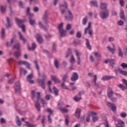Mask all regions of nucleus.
Returning <instances> with one entry per match:
<instances>
[{
    "label": "nucleus",
    "mask_w": 127,
    "mask_h": 127,
    "mask_svg": "<svg viewBox=\"0 0 127 127\" xmlns=\"http://www.w3.org/2000/svg\"><path fill=\"white\" fill-rule=\"evenodd\" d=\"M34 63H35V66H36V69H37V71H38V74H39V75H41V73H40V72H39V70H40L39 65H38V63H37V61H34Z\"/></svg>",
    "instance_id": "38"
},
{
    "label": "nucleus",
    "mask_w": 127,
    "mask_h": 127,
    "mask_svg": "<svg viewBox=\"0 0 127 127\" xmlns=\"http://www.w3.org/2000/svg\"><path fill=\"white\" fill-rule=\"evenodd\" d=\"M0 10L2 13H4V12H5V7L2 5H1L0 6Z\"/></svg>",
    "instance_id": "54"
},
{
    "label": "nucleus",
    "mask_w": 127,
    "mask_h": 127,
    "mask_svg": "<svg viewBox=\"0 0 127 127\" xmlns=\"http://www.w3.org/2000/svg\"><path fill=\"white\" fill-rule=\"evenodd\" d=\"M109 63L111 67H112V68H114V65L116 64V60L112 59V60H109Z\"/></svg>",
    "instance_id": "39"
},
{
    "label": "nucleus",
    "mask_w": 127,
    "mask_h": 127,
    "mask_svg": "<svg viewBox=\"0 0 127 127\" xmlns=\"http://www.w3.org/2000/svg\"><path fill=\"white\" fill-rule=\"evenodd\" d=\"M52 84L51 80H49L48 81V85L49 86V90L51 93H53L52 90L51 89V87H50V85Z\"/></svg>",
    "instance_id": "51"
},
{
    "label": "nucleus",
    "mask_w": 127,
    "mask_h": 127,
    "mask_svg": "<svg viewBox=\"0 0 127 127\" xmlns=\"http://www.w3.org/2000/svg\"><path fill=\"white\" fill-rule=\"evenodd\" d=\"M64 18L65 20L69 21L73 20L74 18V16L73 15V13H72V12H71V10H67L64 16Z\"/></svg>",
    "instance_id": "4"
},
{
    "label": "nucleus",
    "mask_w": 127,
    "mask_h": 127,
    "mask_svg": "<svg viewBox=\"0 0 127 127\" xmlns=\"http://www.w3.org/2000/svg\"><path fill=\"white\" fill-rule=\"evenodd\" d=\"M53 91L55 93V96H58V95H59L58 94V92H59V90H58V89H57V88H56V87H55V86L53 87Z\"/></svg>",
    "instance_id": "43"
},
{
    "label": "nucleus",
    "mask_w": 127,
    "mask_h": 127,
    "mask_svg": "<svg viewBox=\"0 0 127 127\" xmlns=\"http://www.w3.org/2000/svg\"><path fill=\"white\" fill-rule=\"evenodd\" d=\"M69 116H65V123L66 126H68L69 125Z\"/></svg>",
    "instance_id": "48"
},
{
    "label": "nucleus",
    "mask_w": 127,
    "mask_h": 127,
    "mask_svg": "<svg viewBox=\"0 0 127 127\" xmlns=\"http://www.w3.org/2000/svg\"><path fill=\"white\" fill-rule=\"evenodd\" d=\"M107 105L109 108H110L111 111H113V113H115L117 111V106L116 104H112L111 102H107Z\"/></svg>",
    "instance_id": "11"
},
{
    "label": "nucleus",
    "mask_w": 127,
    "mask_h": 127,
    "mask_svg": "<svg viewBox=\"0 0 127 127\" xmlns=\"http://www.w3.org/2000/svg\"><path fill=\"white\" fill-rule=\"evenodd\" d=\"M112 78H113V76H112L105 75L102 77L101 80L103 81H107L108 80H110V79H112Z\"/></svg>",
    "instance_id": "31"
},
{
    "label": "nucleus",
    "mask_w": 127,
    "mask_h": 127,
    "mask_svg": "<svg viewBox=\"0 0 127 127\" xmlns=\"http://www.w3.org/2000/svg\"><path fill=\"white\" fill-rule=\"evenodd\" d=\"M36 39L39 44H42V42H43V38H42V37H41L40 34H37Z\"/></svg>",
    "instance_id": "18"
},
{
    "label": "nucleus",
    "mask_w": 127,
    "mask_h": 127,
    "mask_svg": "<svg viewBox=\"0 0 127 127\" xmlns=\"http://www.w3.org/2000/svg\"><path fill=\"white\" fill-rule=\"evenodd\" d=\"M41 101L42 102V104L43 105V108H44L45 106L47 105V102H46V101L43 98H41Z\"/></svg>",
    "instance_id": "46"
},
{
    "label": "nucleus",
    "mask_w": 127,
    "mask_h": 127,
    "mask_svg": "<svg viewBox=\"0 0 127 127\" xmlns=\"http://www.w3.org/2000/svg\"><path fill=\"white\" fill-rule=\"evenodd\" d=\"M118 24L119 26H122V25H124V21L120 20L118 22Z\"/></svg>",
    "instance_id": "60"
},
{
    "label": "nucleus",
    "mask_w": 127,
    "mask_h": 127,
    "mask_svg": "<svg viewBox=\"0 0 127 127\" xmlns=\"http://www.w3.org/2000/svg\"><path fill=\"white\" fill-rule=\"evenodd\" d=\"M6 21L7 24L6 25V28L8 29L11 27V24L10 23V19H9V17H6Z\"/></svg>",
    "instance_id": "23"
},
{
    "label": "nucleus",
    "mask_w": 127,
    "mask_h": 127,
    "mask_svg": "<svg viewBox=\"0 0 127 127\" xmlns=\"http://www.w3.org/2000/svg\"><path fill=\"white\" fill-rule=\"evenodd\" d=\"M110 12L108 9H106L105 11H101L100 13V16L102 19H106L109 17Z\"/></svg>",
    "instance_id": "5"
},
{
    "label": "nucleus",
    "mask_w": 127,
    "mask_h": 127,
    "mask_svg": "<svg viewBox=\"0 0 127 127\" xmlns=\"http://www.w3.org/2000/svg\"><path fill=\"white\" fill-rule=\"evenodd\" d=\"M20 48V44L19 43V42L17 41L16 43L14 44V46L13 47V49H16L18 51Z\"/></svg>",
    "instance_id": "24"
},
{
    "label": "nucleus",
    "mask_w": 127,
    "mask_h": 127,
    "mask_svg": "<svg viewBox=\"0 0 127 127\" xmlns=\"http://www.w3.org/2000/svg\"><path fill=\"white\" fill-rule=\"evenodd\" d=\"M54 64H55V67L57 69H58V68H59V62H58V61L57 60H55L54 62Z\"/></svg>",
    "instance_id": "49"
},
{
    "label": "nucleus",
    "mask_w": 127,
    "mask_h": 127,
    "mask_svg": "<svg viewBox=\"0 0 127 127\" xmlns=\"http://www.w3.org/2000/svg\"><path fill=\"white\" fill-rule=\"evenodd\" d=\"M94 56H95V57H96V58H97L98 60H101V54H100L99 53L95 52L94 53Z\"/></svg>",
    "instance_id": "42"
},
{
    "label": "nucleus",
    "mask_w": 127,
    "mask_h": 127,
    "mask_svg": "<svg viewBox=\"0 0 127 127\" xmlns=\"http://www.w3.org/2000/svg\"><path fill=\"white\" fill-rule=\"evenodd\" d=\"M31 94L32 99L36 98L37 101L35 102V107L38 112H40L41 108V106H40V103H39V100L41 98V95H40V92H35V90H33L32 91Z\"/></svg>",
    "instance_id": "1"
},
{
    "label": "nucleus",
    "mask_w": 127,
    "mask_h": 127,
    "mask_svg": "<svg viewBox=\"0 0 127 127\" xmlns=\"http://www.w3.org/2000/svg\"><path fill=\"white\" fill-rule=\"evenodd\" d=\"M19 6L21 8H24V4L22 2V1H19Z\"/></svg>",
    "instance_id": "52"
},
{
    "label": "nucleus",
    "mask_w": 127,
    "mask_h": 127,
    "mask_svg": "<svg viewBox=\"0 0 127 127\" xmlns=\"http://www.w3.org/2000/svg\"><path fill=\"white\" fill-rule=\"evenodd\" d=\"M120 15V18L123 20H126V16H125V11H124V9H121Z\"/></svg>",
    "instance_id": "21"
},
{
    "label": "nucleus",
    "mask_w": 127,
    "mask_h": 127,
    "mask_svg": "<svg viewBox=\"0 0 127 127\" xmlns=\"http://www.w3.org/2000/svg\"><path fill=\"white\" fill-rule=\"evenodd\" d=\"M122 82L125 85L126 89H127V80L125 79H123Z\"/></svg>",
    "instance_id": "62"
},
{
    "label": "nucleus",
    "mask_w": 127,
    "mask_h": 127,
    "mask_svg": "<svg viewBox=\"0 0 127 127\" xmlns=\"http://www.w3.org/2000/svg\"><path fill=\"white\" fill-rule=\"evenodd\" d=\"M118 54L119 57H123V56H124V53H123V51H122V48L120 46H118Z\"/></svg>",
    "instance_id": "25"
},
{
    "label": "nucleus",
    "mask_w": 127,
    "mask_h": 127,
    "mask_svg": "<svg viewBox=\"0 0 127 127\" xmlns=\"http://www.w3.org/2000/svg\"><path fill=\"white\" fill-rule=\"evenodd\" d=\"M72 52L71 51V49H68V50H67V52L66 53V54L65 55V57L66 58H68V57H69V56H72Z\"/></svg>",
    "instance_id": "37"
},
{
    "label": "nucleus",
    "mask_w": 127,
    "mask_h": 127,
    "mask_svg": "<svg viewBox=\"0 0 127 127\" xmlns=\"http://www.w3.org/2000/svg\"><path fill=\"white\" fill-rule=\"evenodd\" d=\"M63 24V23H61L59 25L58 29L59 33H60V38L64 37V36H66V30H64Z\"/></svg>",
    "instance_id": "3"
},
{
    "label": "nucleus",
    "mask_w": 127,
    "mask_h": 127,
    "mask_svg": "<svg viewBox=\"0 0 127 127\" xmlns=\"http://www.w3.org/2000/svg\"><path fill=\"white\" fill-rule=\"evenodd\" d=\"M75 52L78 60L77 62V64L80 65L81 64V53H79L77 50H75Z\"/></svg>",
    "instance_id": "15"
},
{
    "label": "nucleus",
    "mask_w": 127,
    "mask_h": 127,
    "mask_svg": "<svg viewBox=\"0 0 127 127\" xmlns=\"http://www.w3.org/2000/svg\"><path fill=\"white\" fill-rule=\"evenodd\" d=\"M27 73V71L23 68H20V75L21 76V75L23 74V75H26Z\"/></svg>",
    "instance_id": "29"
},
{
    "label": "nucleus",
    "mask_w": 127,
    "mask_h": 127,
    "mask_svg": "<svg viewBox=\"0 0 127 127\" xmlns=\"http://www.w3.org/2000/svg\"><path fill=\"white\" fill-rule=\"evenodd\" d=\"M61 87H62V89H68V87H67V86L65 85V82H63V83L61 84Z\"/></svg>",
    "instance_id": "56"
},
{
    "label": "nucleus",
    "mask_w": 127,
    "mask_h": 127,
    "mask_svg": "<svg viewBox=\"0 0 127 127\" xmlns=\"http://www.w3.org/2000/svg\"><path fill=\"white\" fill-rule=\"evenodd\" d=\"M13 81H14V78H10L8 80L9 84H13Z\"/></svg>",
    "instance_id": "63"
},
{
    "label": "nucleus",
    "mask_w": 127,
    "mask_h": 127,
    "mask_svg": "<svg viewBox=\"0 0 127 127\" xmlns=\"http://www.w3.org/2000/svg\"><path fill=\"white\" fill-rule=\"evenodd\" d=\"M90 3L93 6H94L95 7H99V5H98V2H97V1L91 0L90 1Z\"/></svg>",
    "instance_id": "34"
},
{
    "label": "nucleus",
    "mask_w": 127,
    "mask_h": 127,
    "mask_svg": "<svg viewBox=\"0 0 127 127\" xmlns=\"http://www.w3.org/2000/svg\"><path fill=\"white\" fill-rule=\"evenodd\" d=\"M86 121L87 123H90L91 121V114H88L86 118Z\"/></svg>",
    "instance_id": "50"
},
{
    "label": "nucleus",
    "mask_w": 127,
    "mask_h": 127,
    "mask_svg": "<svg viewBox=\"0 0 127 127\" xmlns=\"http://www.w3.org/2000/svg\"><path fill=\"white\" fill-rule=\"evenodd\" d=\"M15 21L16 22L18 27L22 29L23 32H25V25L22 24L24 22V20L15 17Z\"/></svg>",
    "instance_id": "2"
},
{
    "label": "nucleus",
    "mask_w": 127,
    "mask_h": 127,
    "mask_svg": "<svg viewBox=\"0 0 127 127\" xmlns=\"http://www.w3.org/2000/svg\"><path fill=\"white\" fill-rule=\"evenodd\" d=\"M25 123L26 124V126L27 127H36V125H32V124L29 123V122H28L27 121H25Z\"/></svg>",
    "instance_id": "41"
},
{
    "label": "nucleus",
    "mask_w": 127,
    "mask_h": 127,
    "mask_svg": "<svg viewBox=\"0 0 127 127\" xmlns=\"http://www.w3.org/2000/svg\"><path fill=\"white\" fill-rule=\"evenodd\" d=\"M86 40V45L89 50H92V48L91 45H90V41L88 39H85Z\"/></svg>",
    "instance_id": "30"
},
{
    "label": "nucleus",
    "mask_w": 127,
    "mask_h": 127,
    "mask_svg": "<svg viewBox=\"0 0 127 127\" xmlns=\"http://www.w3.org/2000/svg\"><path fill=\"white\" fill-rule=\"evenodd\" d=\"M32 78H33V74L32 73L29 74L27 77V81L30 84H34V80H32Z\"/></svg>",
    "instance_id": "14"
},
{
    "label": "nucleus",
    "mask_w": 127,
    "mask_h": 127,
    "mask_svg": "<svg viewBox=\"0 0 127 127\" xmlns=\"http://www.w3.org/2000/svg\"><path fill=\"white\" fill-rule=\"evenodd\" d=\"M107 49L109 50L110 52H111L112 54H114V52L116 51V49L115 48H112L110 46L107 47Z\"/></svg>",
    "instance_id": "44"
},
{
    "label": "nucleus",
    "mask_w": 127,
    "mask_h": 127,
    "mask_svg": "<svg viewBox=\"0 0 127 127\" xmlns=\"http://www.w3.org/2000/svg\"><path fill=\"white\" fill-rule=\"evenodd\" d=\"M75 116L77 119H79L80 118V116H81V109H76L75 113Z\"/></svg>",
    "instance_id": "20"
},
{
    "label": "nucleus",
    "mask_w": 127,
    "mask_h": 127,
    "mask_svg": "<svg viewBox=\"0 0 127 127\" xmlns=\"http://www.w3.org/2000/svg\"><path fill=\"white\" fill-rule=\"evenodd\" d=\"M14 90L15 93H19L20 92V81H18L15 83Z\"/></svg>",
    "instance_id": "12"
},
{
    "label": "nucleus",
    "mask_w": 127,
    "mask_h": 127,
    "mask_svg": "<svg viewBox=\"0 0 127 127\" xmlns=\"http://www.w3.org/2000/svg\"><path fill=\"white\" fill-rule=\"evenodd\" d=\"M79 78V75L77 72H73L72 75L70 78V80L72 81H77V80Z\"/></svg>",
    "instance_id": "16"
},
{
    "label": "nucleus",
    "mask_w": 127,
    "mask_h": 127,
    "mask_svg": "<svg viewBox=\"0 0 127 127\" xmlns=\"http://www.w3.org/2000/svg\"><path fill=\"white\" fill-rule=\"evenodd\" d=\"M23 65H24L25 66H26L27 68L28 69H30V64H29V63L26 61H23Z\"/></svg>",
    "instance_id": "40"
},
{
    "label": "nucleus",
    "mask_w": 127,
    "mask_h": 127,
    "mask_svg": "<svg viewBox=\"0 0 127 127\" xmlns=\"http://www.w3.org/2000/svg\"><path fill=\"white\" fill-rule=\"evenodd\" d=\"M113 95H114V91H113V89L112 87L108 86L107 90V96L108 98H112V97H113Z\"/></svg>",
    "instance_id": "13"
},
{
    "label": "nucleus",
    "mask_w": 127,
    "mask_h": 127,
    "mask_svg": "<svg viewBox=\"0 0 127 127\" xmlns=\"http://www.w3.org/2000/svg\"><path fill=\"white\" fill-rule=\"evenodd\" d=\"M29 22L31 25H34V24H35V20L32 18V17H29Z\"/></svg>",
    "instance_id": "35"
},
{
    "label": "nucleus",
    "mask_w": 127,
    "mask_h": 127,
    "mask_svg": "<svg viewBox=\"0 0 127 127\" xmlns=\"http://www.w3.org/2000/svg\"><path fill=\"white\" fill-rule=\"evenodd\" d=\"M90 29H91V22L88 23L87 27L85 29L84 34H87V31H89L88 33L90 37H92V36L93 35V30Z\"/></svg>",
    "instance_id": "8"
},
{
    "label": "nucleus",
    "mask_w": 127,
    "mask_h": 127,
    "mask_svg": "<svg viewBox=\"0 0 127 127\" xmlns=\"http://www.w3.org/2000/svg\"><path fill=\"white\" fill-rule=\"evenodd\" d=\"M19 35V39L20 40H22V41L23 42L24 44H25L26 42H27V40L26 39L24 38L23 37V36H22V34H21V33L20 32H18Z\"/></svg>",
    "instance_id": "22"
},
{
    "label": "nucleus",
    "mask_w": 127,
    "mask_h": 127,
    "mask_svg": "<svg viewBox=\"0 0 127 127\" xmlns=\"http://www.w3.org/2000/svg\"><path fill=\"white\" fill-rule=\"evenodd\" d=\"M120 116L121 117H122V118H126V117H127V113L125 112H122V113H121Z\"/></svg>",
    "instance_id": "61"
},
{
    "label": "nucleus",
    "mask_w": 127,
    "mask_h": 127,
    "mask_svg": "<svg viewBox=\"0 0 127 127\" xmlns=\"http://www.w3.org/2000/svg\"><path fill=\"white\" fill-rule=\"evenodd\" d=\"M37 82L40 87H42L43 89H45V78L42 79H38Z\"/></svg>",
    "instance_id": "10"
},
{
    "label": "nucleus",
    "mask_w": 127,
    "mask_h": 127,
    "mask_svg": "<svg viewBox=\"0 0 127 127\" xmlns=\"http://www.w3.org/2000/svg\"><path fill=\"white\" fill-rule=\"evenodd\" d=\"M60 110L63 112V113H68V110L66 108H63L62 107H60Z\"/></svg>",
    "instance_id": "53"
},
{
    "label": "nucleus",
    "mask_w": 127,
    "mask_h": 127,
    "mask_svg": "<svg viewBox=\"0 0 127 127\" xmlns=\"http://www.w3.org/2000/svg\"><path fill=\"white\" fill-rule=\"evenodd\" d=\"M70 62L71 63V64H73V63H75V58H74L73 56H71Z\"/></svg>",
    "instance_id": "59"
},
{
    "label": "nucleus",
    "mask_w": 127,
    "mask_h": 127,
    "mask_svg": "<svg viewBox=\"0 0 127 127\" xmlns=\"http://www.w3.org/2000/svg\"><path fill=\"white\" fill-rule=\"evenodd\" d=\"M114 70L116 75H118L119 73L118 72H119V73L122 74V75H123L124 76H127V71L122 70L119 67H115Z\"/></svg>",
    "instance_id": "6"
},
{
    "label": "nucleus",
    "mask_w": 127,
    "mask_h": 127,
    "mask_svg": "<svg viewBox=\"0 0 127 127\" xmlns=\"http://www.w3.org/2000/svg\"><path fill=\"white\" fill-rule=\"evenodd\" d=\"M98 120H99V118L98 117L92 116L93 123H96V122L98 121Z\"/></svg>",
    "instance_id": "55"
},
{
    "label": "nucleus",
    "mask_w": 127,
    "mask_h": 127,
    "mask_svg": "<svg viewBox=\"0 0 127 127\" xmlns=\"http://www.w3.org/2000/svg\"><path fill=\"white\" fill-rule=\"evenodd\" d=\"M93 82L94 84V86L96 87V88H99L100 84L98 83H97V75H95L94 76Z\"/></svg>",
    "instance_id": "26"
},
{
    "label": "nucleus",
    "mask_w": 127,
    "mask_h": 127,
    "mask_svg": "<svg viewBox=\"0 0 127 127\" xmlns=\"http://www.w3.org/2000/svg\"><path fill=\"white\" fill-rule=\"evenodd\" d=\"M42 19L44 20L45 24H47V22H48V13H47V11H45Z\"/></svg>",
    "instance_id": "17"
},
{
    "label": "nucleus",
    "mask_w": 127,
    "mask_h": 127,
    "mask_svg": "<svg viewBox=\"0 0 127 127\" xmlns=\"http://www.w3.org/2000/svg\"><path fill=\"white\" fill-rule=\"evenodd\" d=\"M47 112L50 113V114L48 116V123L49 124H51V123H52V120L51 119V115L53 114V111H52V110H51V109L50 108H48L47 109Z\"/></svg>",
    "instance_id": "9"
},
{
    "label": "nucleus",
    "mask_w": 127,
    "mask_h": 127,
    "mask_svg": "<svg viewBox=\"0 0 127 127\" xmlns=\"http://www.w3.org/2000/svg\"><path fill=\"white\" fill-rule=\"evenodd\" d=\"M117 127H125V123L121 121H119V123L116 125Z\"/></svg>",
    "instance_id": "36"
},
{
    "label": "nucleus",
    "mask_w": 127,
    "mask_h": 127,
    "mask_svg": "<svg viewBox=\"0 0 127 127\" xmlns=\"http://www.w3.org/2000/svg\"><path fill=\"white\" fill-rule=\"evenodd\" d=\"M14 56L15 57H16V58H19V57H20L21 56V53L19 51H16L14 52L13 54Z\"/></svg>",
    "instance_id": "27"
},
{
    "label": "nucleus",
    "mask_w": 127,
    "mask_h": 127,
    "mask_svg": "<svg viewBox=\"0 0 127 127\" xmlns=\"http://www.w3.org/2000/svg\"><path fill=\"white\" fill-rule=\"evenodd\" d=\"M35 48H36V44L35 43H32V47H28V50L30 51H31V50L34 51V50H35Z\"/></svg>",
    "instance_id": "32"
},
{
    "label": "nucleus",
    "mask_w": 127,
    "mask_h": 127,
    "mask_svg": "<svg viewBox=\"0 0 127 127\" xmlns=\"http://www.w3.org/2000/svg\"><path fill=\"white\" fill-rule=\"evenodd\" d=\"M60 9L62 14H64L66 11L65 9H68L67 2H64V4L60 5Z\"/></svg>",
    "instance_id": "7"
},
{
    "label": "nucleus",
    "mask_w": 127,
    "mask_h": 127,
    "mask_svg": "<svg viewBox=\"0 0 127 127\" xmlns=\"http://www.w3.org/2000/svg\"><path fill=\"white\" fill-rule=\"evenodd\" d=\"M67 78H68V73H66L64 75L62 78L63 82L65 83Z\"/></svg>",
    "instance_id": "45"
},
{
    "label": "nucleus",
    "mask_w": 127,
    "mask_h": 127,
    "mask_svg": "<svg viewBox=\"0 0 127 127\" xmlns=\"http://www.w3.org/2000/svg\"><path fill=\"white\" fill-rule=\"evenodd\" d=\"M51 79L53 81H55V83H60V81L58 79V78L56 76L52 75Z\"/></svg>",
    "instance_id": "28"
},
{
    "label": "nucleus",
    "mask_w": 127,
    "mask_h": 127,
    "mask_svg": "<svg viewBox=\"0 0 127 127\" xmlns=\"http://www.w3.org/2000/svg\"><path fill=\"white\" fill-rule=\"evenodd\" d=\"M108 7V4L107 3L105 2H101L100 4V9H102V10H106Z\"/></svg>",
    "instance_id": "19"
},
{
    "label": "nucleus",
    "mask_w": 127,
    "mask_h": 127,
    "mask_svg": "<svg viewBox=\"0 0 127 127\" xmlns=\"http://www.w3.org/2000/svg\"><path fill=\"white\" fill-rule=\"evenodd\" d=\"M73 100H74V101L75 102H79V101H81V100H82V97H81V96L78 95V94H77L74 98H73Z\"/></svg>",
    "instance_id": "33"
},
{
    "label": "nucleus",
    "mask_w": 127,
    "mask_h": 127,
    "mask_svg": "<svg viewBox=\"0 0 127 127\" xmlns=\"http://www.w3.org/2000/svg\"><path fill=\"white\" fill-rule=\"evenodd\" d=\"M71 24H67V25H66V30H70V29H71Z\"/></svg>",
    "instance_id": "64"
},
{
    "label": "nucleus",
    "mask_w": 127,
    "mask_h": 127,
    "mask_svg": "<svg viewBox=\"0 0 127 127\" xmlns=\"http://www.w3.org/2000/svg\"><path fill=\"white\" fill-rule=\"evenodd\" d=\"M77 94H78V96H79V97H82V95L85 94V91L81 90V91H79Z\"/></svg>",
    "instance_id": "57"
},
{
    "label": "nucleus",
    "mask_w": 127,
    "mask_h": 127,
    "mask_svg": "<svg viewBox=\"0 0 127 127\" xmlns=\"http://www.w3.org/2000/svg\"><path fill=\"white\" fill-rule=\"evenodd\" d=\"M76 38H81V37H82V34H81L80 32H77L76 33Z\"/></svg>",
    "instance_id": "58"
},
{
    "label": "nucleus",
    "mask_w": 127,
    "mask_h": 127,
    "mask_svg": "<svg viewBox=\"0 0 127 127\" xmlns=\"http://www.w3.org/2000/svg\"><path fill=\"white\" fill-rule=\"evenodd\" d=\"M87 22H88V17H85L82 20V24H83V25H86L87 24Z\"/></svg>",
    "instance_id": "47"
}]
</instances>
